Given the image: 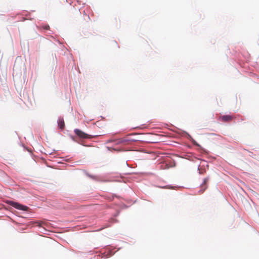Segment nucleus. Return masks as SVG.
I'll return each mask as SVG.
<instances>
[{
    "instance_id": "f257e3e1",
    "label": "nucleus",
    "mask_w": 259,
    "mask_h": 259,
    "mask_svg": "<svg viewBox=\"0 0 259 259\" xmlns=\"http://www.w3.org/2000/svg\"><path fill=\"white\" fill-rule=\"evenodd\" d=\"M8 203L18 209L26 211L28 209V207L27 206L23 205L20 204L17 202H14L12 201H8Z\"/></svg>"
},
{
    "instance_id": "f03ea898",
    "label": "nucleus",
    "mask_w": 259,
    "mask_h": 259,
    "mask_svg": "<svg viewBox=\"0 0 259 259\" xmlns=\"http://www.w3.org/2000/svg\"><path fill=\"white\" fill-rule=\"evenodd\" d=\"M74 132L81 139H91L93 137L92 136L88 135L79 129H75Z\"/></svg>"
},
{
    "instance_id": "7ed1b4c3",
    "label": "nucleus",
    "mask_w": 259,
    "mask_h": 259,
    "mask_svg": "<svg viewBox=\"0 0 259 259\" xmlns=\"http://www.w3.org/2000/svg\"><path fill=\"white\" fill-rule=\"evenodd\" d=\"M130 141H131V140L129 139L127 137L121 138V139H118L115 141L116 143L117 144H127L128 143V142Z\"/></svg>"
},
{
    "instance_id": "20e7f679",
    "label": "nucleus",
    "mask_w": 259,
    "mask_h": 259,
    "mask_svg": "<svg viewBox=\"0 0 259 259\" xmlns=\"http://www.w3.org/2000/svg\"><path fill=\"white\" fill-rule=\"evenodd\" d=\"M209 179L208 178H206L204 179L203 183L201 185V194H202L206 189H207V186L206 184L208 182Z\"/></svg>"
},
{
    "instance_id": "39448f33",
    "label": "nucleus",
    "mask_w": 259,
    "mask_h": 259,
    "mask_svg": "<svg viewBox=\"0 0 259 259\" xmlns=\"http://www.w3.org/2000/svg\"><path fill=\"white\" fill-rule=\"evenodd\" d=\"M221 119L224 122H228L232 120L233 119V117L231 115H226L221 116Z\"/></svg>"
},
{
    "instance_id": "423d86ee",
    "label": "nucleus",
    "mask_w": 259,
    "mask_h": 259,
    "mask_svg": "<svg viewBox=\"0 0 259 259\" xmlns=\"http://www.w3.org/2000/svg\"><path fill=\"white\" fill-rule=\"evenodd\" d=\"M58 125L61 129H63L65 126V123L63 119L60 118L58 120Z\"/></svg>"
},
{
    "instance_id": "0eeeda50",
    "label": "nucleus",
    "mask_w": 259,
    "mask_h": 259,
    "mask_svg": "<svg viewBox=\"0 0 259 259\" xmlns=\"http://www.w3.org/2000/svg\"><path fill=\"white\" fill-rule=\"evenodd\" d=\"M41 27L45 30H49L50 29V26L48 25H42Z\"/></svg>"
}]
</instances>
